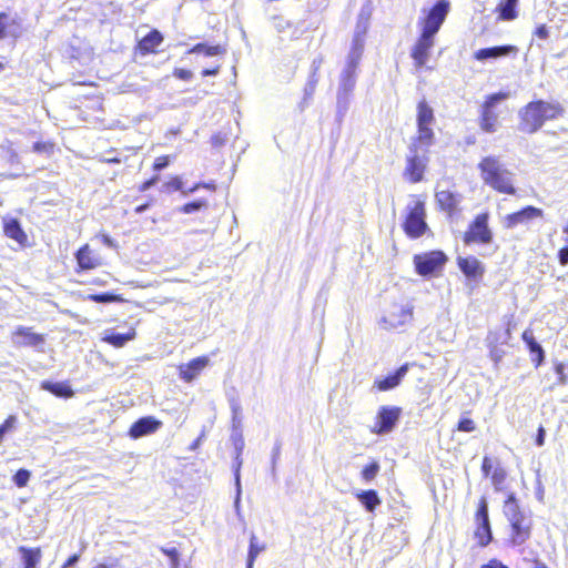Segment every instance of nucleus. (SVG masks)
<instances>
[{"label": "nucleus", "mask_w": 568, "mask_h": 568, "mask_svg": "<svg viewBox=\"0 0 568 568\" xmlns=\"http://www.w3.org/2000/svg\"><path fill=\"white\" fill-rule=\"evenodd\" d=\"M562 114L564 108L559 102L531 101L518 112V130L527 134H534L541 129L546 121L555 120Z\"/></svg>", "instance_id": "obj_1"}, {"label": "nucleus", "mask_w": 568, "mask_h": 568, "mask_svg": "<svg viewBox=\"0 0 568 568\" xmlns=\"http://www.w3.org/2000/svg\"><path fill=\"white\" fill-rule=\"evenodd\" d=\"M480 178L485 184L505 194H515L514 173L497 156H485L478 164Z\"/></svg>", "instance_id": "obj_2"}, {"label": "nucleus", "mask_w": 568, "mask_h": 568, "mask_svg": "<svg viewBox=\"0 0 568 568\" xmlns=\"http://www.w3.org/2000/svg\"><path fill=\"white\" fill-rule=\"evenodd\" d=\"M503 511L511 527L510 542L514 546H521L531 536L532 519L529 511L519 507L513 493L508 495Z\"/></svg>", "instance_id": "obj_3"}, {"label": "nucleus", "mask_w": 568, "mask_h": 568, "mask_svg": "<svg viewBox=\"0 0 568 568\" xmlns=\"http://www.w3.org/2000/svg\"><path fill=\"white\" fill-rule=\"evenodd\" d=\"M407 211L406 220L404 222V230L406 234L414 239L422 236L427 229V224L425 222V203L422 201H415L413 205H407Z\"/></svg>", "instance_id": "obj_4"}, {"label": "nucleus", "mask_w": 568, "mask_h": 568, "mask_svg": "<svg viewBox=\"0 0 568 568\" xmlns=\"http://www.w3.org/2000/svg\"><path fill=\"white\" fill-rule=\"evenodd\" d=\"M414 307L406 304H392L381 320V325L385 329H397L406 326L413 321Z\"/></svg>", "instance_id": "obj_5"}, {"label": "nucleus", "mask_w": 568, "mask_h": 568, "mask_svg": "<svg viewBox=\"0 0 568 568\" xmlns=\"http://www.w3.org/2000/svg\"><path fill=\"white\" fill-rule=\"evenodd\" d=\"M449 9L450 3L448 0H437L427 11V14L419 20L420 29L437 34L449 13Z\"/></svg>", "instance_id": "obj_6"}, {"label": "nucleus", "mask_w": 568, "mask_h": 568, "mask_svg": "<svg viewBox=\"0 0 568 568\" xmlns=\"http://www.w3.org/2000/svg\"><path fill=\"white\" fill-rule=\"evenodd\" d=\"M447 256L442 251H432L414 256L416 272L422 276H429L443 268Z\"/></svg>", "instance_id": "obj_7"}, {"label": "nucleus", "mask_w": 568, "mask_h": 568, "mask_svg": "<svg viewBox=\"0 0 568 568\" xmlns=\"http://www.w3.org/2000/svg\"><path fill=\"white\" fill-rule=\"evenodd\" d=\"M488 213L478 214L465 233V244L481 243L489 244L493 241V232L488 226Z\"/></svg>", "instance_id": "obj_8"}, {"label": "nucleus", "mask_w": 568, "mask_h": 568, "mask_svg": "<svg viewBox=\"0 0 568 568\" xmlns=\"http://www.w3.org/2000/svg\"><path fill=\"white\" fill-rule=\"evenodd\" d=\"M231 439L233 442V446L235 449V458L233 464V470H234V481H235V498H234V508L236 510V514L240 516V508H241V496H242V486H241V467L243 464L242 460V453L244 449V438L240 429L233 430V434L231 435Z\"/></svg>", "instance_id": "obj_9"}, {"label": "nucleus", "mask_w": 568, "mask_h": 568, "mask_svg": "<svg viewBox=\"0 0 568 568\" xmlns=\"http://www.w3.org/2000/svg\"><path fill=\"white\" fill-rule=\"evenodd\" d=\"M476 530L475 537L478 539L480 547H486L493 540V532L488 516V504L486 498H481L476 511Z\"/></svg>", "instance_id": "obj_10"}, {"label": "nucleus", "mask_w": 568, "mask_h": 568, "mask_svg": "<svg viewBox=\"0 0 568 568\" xmlns=\"http://www.w3.org/2000/svg\"><path fill=\"white\" fill-rule=\"evenodd\" d=\"M402 409L396 406H382L379 407L376 416V423L373 433L377 435H385L390 433L397 425Z\"/></svg>", "instance_id": "obj_11"}, {"label": "nucleus", "mask_w": 568, "mask_h": 568, "mask_svg": "<svg viewBox=\"0 0 568 568\" xmlns=\"http://www.w3.org/2000/svg\"><path fill=\"white\" fill-rule=\"evenodd\" d=\"M435 33L420 29V34L412 48L410 55L417 67H424L429 57V50L435 43Z\"/></svg>", "instance_id": "obj_12"}, {"label": "nucleus", "mask_w": 568, "mask_h": 568, "mask_svg": "<svg viewBox=\"0 0 568 568\" xmlns=\"http://www.w3.org/2000/svg\"><path fill=\"white\" fill-rule=\"evenodd\" d=\"M12 344L19 347L38 348L44 345V335L38 334L31 327L18 326L12 334Z\"/></svg>", "instance_id": "obj_13"}, {"label": "nucleus", "mask_w": 568, "mask_h": 568, "mask_svg": "<svg viewBox=\"0 0 568 568\" xmlns=\"http://www.w3.org/2000/svg\"><path fill=\"white\" fill-rule=\"evenodd\" d=\"M409 152L404 174L410 182L417 183L423 179L426 164L424 159L417 154L415 144L409 148Z\"/></svg>", "instance_id": "obj_14"}, {"label": "nucleus", "mask_w": 568, "mask_h": 568, "mask_svg": "<svg viewBox=\"0 0 568 568\" xmlns=\"http://www.w3.org/2000/svg\"><path fill=\"white\" fill-rule=\"evenodd\" d=\"M161 426L162 423L153 416L141 417L132 424L129 435L136 439L155 433Z\"/></svg>", "instance_id": "obj_15"}, {"label": "nucleus", "mask_w": 568, "mask_h": 568, "mask_svg": "<svg viewBox=\"0 0 568 568\" xmlns=\"http://www.w3.org/2000/svg\"><path fill=\"white\" fill-rule=\"evenodd\" d=\"M518 48L511 44L496 45L489 48H483L474 53V58L477 61L496 60L510 54H517Z\"/></svg>", "instance_id": "obj_16"}, {"label": "nucleus", "mask_w": 568, "mask_h": 568, "mask_svg": "<svg viewBox=\"0 0 568 568\" xmlns=\"http://www.w3.org/2000/svg\"><path fill=\"white\" fill-rule=\"evenodd\" d=\"M457 265L462 273L473 281H477L483 277L485 273L484 264L475 256L462 257L458 256Z\"/></svg>", "instance_id": "obj_17"}, {"label": "nucleus", "mask_w": 568, "mask_h": 568, "mask_svg": "<svg viewBox=\"0 0 568 568\" xmlns=\"http://www.w3.org/2000/svg\"><path fill=\"white\" fill-rule=\"evenodd\" d=\"M540 216H542V210L529 205L518 212L508 214L505 219V225L508 229H514L519 224H526L530 220Z\"/></svg>", "instance_id": "obj_18"}, {"label": "nucleus", "mask_w": 568, "mask_h": 568, "mask_svg": "<svg viewBox=\"0 0 568 568\" xmlns=\"http://www.w3.org/2000/svg\"><path fill=\"white\" fill-rule=\"evenodd\" d=\"M209 363L210 359L207 356L193 358L187 364L181 365L179 367L180 378L184 382H192L209 365Z\"/></svg>", "instance_id": "obj_19"}, {"label": "nucleus", "mask_w": 568, "mask_h": 568, "mask_svg": "<svg viewBox=\"0 0 568 568\" xmlns=\"http://www.w3.org/2000/svg\"><path fill=\"white\" fill-rule=\"evenodd\" d=\"M408 369H409V366L406 363V364L402 365L400 367H398L394 373H392L385 377L376 378L374 382V387L377 388L379 392H387V390L394 389L395 387H397L400 384L403 378L408 373Z\"/></svg>", "instance_id": "obj_20"}, {"label": "nucleus", "mask_w": 568, "mask_h": 568, "mask_svg": "<svg viewBox=\"0 0 568 568\" xmlns=\"http://www.w3.org/2000/svg\"><path fill=\"white\" fill-rule=\"evenodd\" d=\"M75 260L81 271L93 270L101 265V258L92 252L89 244H84L77 251Z\"/></svg>", "instance_id": "obj_21"}, {"label": "nucleus", "mask_w": 568, "mask_h": 568, "mask_svg": "<svg viewBox=\"0 0 568 568\" xmlns=\"http://www.w3.org/2000/svg\"><path fill=\"white\" fill-rule=\"evenodd\" d=\"M435 197L438 206L450 216L456 212L460 203V195L448 190L437 191Z\"/></svg>", "instance_id": "obj_22"}, {"label": "nucleus", "mask_w": 568, "mask_h": 568, "mask_svg": "<svg viewBox=\"0 0 568 568\" xmlns=\"http://www.w3.org/2000/svg\"><path fill=\"white\" fill-rule=\"evenodd\" d=\"M162 42V33L159 30L153 29L139 41L138 48L142 54L154 53Z\"/></svg>", "instance_id": "obj_23"}, {"label": "nucleus", "mask_w": 568, "mask_h": 568, "mask_svg": "<svg viewBox=\"0 0 568 568\" xmlns=\"http://www.w3.org/2000/svg\"><path fill=\"white\" fill-rule=\"evenodd\" d=\"M41 389L60 398H70L74 395V392L68 382L43 381L41 383Z\"/></svg>", "instance_id": "obj_24"}, {"label": "nucleus", "mask_w": 568, "mask_h": 568, "mask_svg": "<svg viewBox=\"0 0 568 568\" xmlns=\"http://www.w3.org/2000/svg\"><path fill=\"white\" fill-rule=\"evenodd\" d=\"M357 65L347 64L341 73L338 91L353 93L356 85Z\"/></svg>", "instance_id": "obj_25"}, {"label": "nucleus", "mask_w": 568, "mask_h": 568, "mask_svg": "<svg viewBox=\"0 0 568 568\" xmlns=\"http://www.w3.org/2000/svg\"><path fill=\"white\" fill-rule=\"evenodd\" d=\"M354 495L363 507L371 513L374 511L382 503L377 491L374 489L357 490Z\"/></svg>", "instance_id": "obj_26"}, {"label": "nucleus", "mask_w": 568, "mask_h": 568, "mask_svg": "<svg viewBox=\"0 0 568 568\" xmlns=\"http://www.w3.org/2000/svg\"><path fill=\"white\" fill-rule=\"evenodd\" d=\"M3 230L8 237L17 241L19 244H23L27 241V235L17 219L4 220Z\"/></svg>", "instance_id": "obj_27"}, {"label": "nucleus", "mask_w": 568, "mask_h": 568, "mask_svg": "<svg viewBox=\"0 0 568 568\" xmlns=\"http://www.w3.org/2000/svg\"><path fill=\"white\" fill-rule=\"evenodd\" d=\"M365 44V36L354 34L352 40V47L347 55L346 63L357 65L362 59Z\"/></svg>", "instance_id": "obj_28"}, {"label": "nucleus", "mask_w": 568, "mask_h": 568, "mask_svg": "<svg viewBox=\"0 0 568 568\" xmlns=\"http://www.w3.org/2000/svg\"><path fill=\"white\" fill-rule=\"evenodd\" d=\"M18 551L21 555L23 568H38V565L41 560L40 548H28L26 546H20Z\"/></svg>", "instance_id": "obj_29"}, {"label": "nucleus", "mask_w": 568, "mask_h": 568, "mask_svg": "<svg viewBox=\"0 0 568 568\" xmlns=\"http://www.w3.org/2000/svg\"><path fill=\"white\" fill-rule=\"evenodd\" d=\"M134 337H135V331L132 328L128 333H118V332L106 333L103 337V341L114 347H122L129 341L133 339Z\"/></svg>", "instance_id": "obj_30"}, {"label": "nucleus", "mask_w": 568, "mask_h": 568, "mask_svg": "<svg viewBox=\"0 0 568 568\" xmlns=\"http://www.w3.org/2000/svg\"><path fill=\"white\" fill-rule=\"evenodd\" d=\"M498 115L491 109L481 108L480 110V128L487 133H494L496 131Z\"/></svg>", "instance_id": "obj_31"}, {"label": "nucleus", "mask_w": 568, "mask_h": 568, "mask_svg": "<svg viewBox=\"0 0 568 568\" xmlns=\"http://www.w3.org/2000/svg\"><path fill=\"white\" fill-rule=\"evenodd\" d=\"M519 0H504L498 7L497 11L503 20H514L517 18V4Z\"/></svg>", "instance_id": "obj_32"}, {"label": "nucleus", "mask_w": 568, "mask_h": 568, "mask_svg": "<svg viewBox=\"0 0 568 568\" xmlns=\"http://www.w3.org/2000/svg\"><path fill=\"white\" fill-rule=\"evenodd\" d=\"M264 550H265V544L258 542L257 537L254 534H252V536L250 538L246 568H253L257 556Z\"/></svg>", "instance_id": "obj_33"}, {"label": "nucleus", "mask_w": 568, "mask_h": 568, "mask_svg": "<svg viewBox=\"0 0 568 568\" xmlns=\"http://www.w3.org/2000/svg\"><path fill=\"white\" fill-rule=\"evenodd\" d=\"M434 122V111L428 103L423 100L417 105V125H430Z\"/></svg>", "instance_id": "obj_34"}, {"label": "nucleus", "mask_w": 568, "mask_h": 568, "mask_svg": "<svg viewBox=\"0 0 568 568\" xmlns=\"http://www.w3.org/2000/svg\"><path fill=\"white\" fill-rule=\"evenodd\" d=\"M352 94L353 93L349 92L337 91L336 119L338 121H342L346 115L351 104Z\"/></svg>", "instance_id": "obj_35"}, {"label": "nucleus", "mask_w": 568, "mask_h": 568, "mask_svg": "<svg viewBox=\"0 0 568 568\" xmlns=\"http://www.w3.org/2000/svg\"><path fill=\"white\" fill-rule=\"evenodd\" d=\"M190 53H203L206 57H214L224 54L226 52L225 48L216 44V45H209L206 43H197L195 44L190 51Z\"/></svg>", "instance_id": "obj_36"}, {"label": "nucleus", "mask_w": 568, "mask_h": 568, "mask_svg": "<svg viewBox=\"0 0 568 568\" xmlns=\"http://www.w3.org/2000/svg\"><path fill=\"white\" fill-rule=\"evenodd\" d=\"M510 98V92H497L493 93L486 97L485 102L483 103L481 108L485 109H491L494 111L495 106L500 103L501 101H505Z\"/></svg>", "instance_id": "obj_37"}, {"label": "nucleus", "mask_w": 568, "mask_h": 568, "mask_svg": "<svg viewBox=\"0 0 568 568\" xmlns=\"http://www.w3.org/2000/svg\"><path fill=\"white\" fill-rule=\"evenodd\" d=\"M230 407H231V410H232V425H233V430H237L241 428V424H242V417H241V405L239 403L237 399L235 398H232L230 400Z\"/></svg>", "instance_id": "obj_38"}, {"label": "nucleus", "mask_w": 568, "mask_h": 568, "mask_svg": "<svg viewBox=\"0 0 568 568\" xmlns=\"http://www.w3.org/2000/svg\"><path fill=\"white\" fill-rule=\"evenodd\" d=\"M379 469H381L379 463L376 460H373L369 465L365 466L362 469L361 476L364 481L369 483L377 476V474L379 473Z\"/></svg>", "instance_id": "obj_39"}, {"label": "nucleus", "mask_w": 568, "mask_h": 568, "mask_svg": "<svg viewBox=\"0 0 568 568\" xmlns=\"http://www.w3.org/2000/svg\"><path fill=\"white\" fill-rule=\"evenodd\" d=\"M528 349L532 356L531 361L535 363V366L539 367L545 361V351L542 346L536 342L529 345Z\"/></svg>", "instance_id": "obj_40"}, {"label": "nucleus", "mask_w": 568, "mask_h": 568, "mask_svg": "<svg viewBox=\"0 0 568 568\" xmlns=\"http://www.w3.org/2000/svg\"><path fill=\"white\" fill-rule=\"evenodd\" d=\"M418 128V138L417 141L420 144L429 146L433 143L434 132L429 125H417Z\"/></svg>", "instance_id": "obj_41"}, {"label": "nucleus", "mask_w": 568, "mask_h": 568, "mask_svg": "<svg viewBox=\"0 0 568 568\" xmlns=\"http://www.w3.org/2000/svg\"><path fill=\"white\" fill-rule=\"evenodd\" d=\"M207 205H209V203L206 200L200 199V200H195V201L184 204L183 206L180 207V212H182L184 214H192L202 209L207 207Z\"/></svg>", "instance_id": "obj_42"}, {"label": "nucleus", "mask_w": 568, "mask_h": 568, "mask_svg": "<svg viewBox=\"0 0 568 568\" xmlns=\"http://www.w3.org/2000/svg\"><path fill=\"white\" fill-rule=\"evenodd\" d=\"M13 23H16L14 19L10 18V16L6 12H0V40H3L6 37L12 34L9 28Z\"/></svg>", "instance_id": "obj_43"}, {"label": "nucleus", "mask_w": 568, "mask_h": 568, "mask_svg": "<svg viewBox=\"0 0 568 568\" xmlns=\"http://www.w3.org/2000/svg\"><path fill=\"white\" fill-rule=\"evenodd\" d=\"M17 417L14 415H10L1 425H0V442L4 438V436L12 432L17 425Z\"/></svg>", "instance_id": "obj_44"}, {"label": "nucleus", "mask_w": 568, "mask_h": 568, "mask_svg": "<svg viewBox=\"0 0 568 568\" xmlns=\"http://www.w3.org/2000/svg\"><path fill=\"white\" fill-rule=\"evenodd\" d=\"M555 373L557 374V382L555 385L565 386L568 383V376L566 374V364L558 362L555 364Z\"/></svg>", "instance_id": "obj_45"}, {"label": "nucleus", "mask_w": 568, "mask_h": 568, "mask_svg": "<svg viewBox=\"0 0 568 568\" xmlns=\"http://www.w3.org/2000/svg\"><path fill=\"white\" fill-rule=\"evenodd\" d=\"M90 300L93 302H97V303L108 304V303L119 301L120 297L113 293L105 292V293L90 295Z\"/></svg>", "instance_id": "obj_46"}, {"label": "nucleus", "mask_w": 568, "mask_h": 568, "mask_svg": "<svg viewBox=\"0 0 568 568\" xmlns=\"http://www.w3.org/2000/svg\"><path fill=\"white\" fill-rule=\"evenodd\" d=\"M163 192H171V191H183V181L180 176H174L171 179V181L164 183L162 185Z\"/></svg>", "instance_id": "obj_47"}, {"label": "nucleus", "mask_w": 568, "mask_h": 568, "mask_svg": "<svg viewBox=\"0 0 568 568\" xmlns=\"http://www.w3.org/2000/svg\"><path fill=\"white\" fill-rule=\"evenodd\" d=\"M506 479V471L501 467H497L494 469L491 474V483L496 489H499Z\"/></svg>", "instance_id": "obj_48"}, {"label": "nucleus", "mask_w": 568, "mask_h": 568, "mask_svg": "<svg viewBox=\"0 0 568 568\" xmlns=\"http://www.w3.org/2000/svg\"><path fill=\"white\" fill-rule=\"evenodd\" d=\"M30 479V471L27 469H19L14 476L13 481L18 487H24L27 486L28 481Z\"/></svg>", "instance_id": "obj_49"}, {"label": "nucleus", "mask_w": 568, "mask_h": 568, "mask_svg": "<svg viewBox=\"0 0 568 568\" xmlns=\"http://www.w3.org/2000/svg\"><path fill=\"white\" fill-rule=\"evenodd\" d=\"M457 429L460 432L470 433L476 429V426L473 419L463 417L458 422Z\"/></svg>", "instance_id": "obj_50"}, {"label": "nucleus", "mask_w": 568, "mask_h": 568, "mask_svg": "<svg viewBox=\"0 0 568 568\" xmlns=\"http://www.w3.org/2000/svg\"><path fill=\"white\" fill-rule=\"evenodd\" d=\"M489 356H490L491 361L495 363V365L497 366L504 358L505 351L495 345L490 348Z\"/></svg>", "instance_id": "obj_51"}, {"label": "nucleus", "mask_w": 568, "mask_h": 568, "mask_svg": "<svg viewBox=\"0 0 568 568\" xmlns=\"http://www.w3.org/2000/svg\"><path fill=\"white\" fill-rule=\"evenodd\" d=\"M169 164H170L169 155L159 156L155 159V161L153 163V170L156 172H160V171L164 170L165 168H168Z\"/></svg>", "instance_id": "obj_52"}, {"label": "nucleus", "mask_w": 568, "mask_h": 568, "mask_svg": "<svg viewBox=\"0 0 568 568\" xmlns=\"http://www.w3.org/2000/svg\"><path fill=\"white\" fill-rule=\"evenodd\" d=\"M368 27H369V21L368 20H364L363 21L362 19L357 18V22H356V27H355V30H354V34L366 36Z\"/></svg>", "instance_id": "obj_53"}, {"label": "nucleus", "mask_w": 568, "mask_h": 568, "mask_svg": "<svg viewBox=\"0 0 568 568\" xmlns=\"http://www.w3.org/2000/svg\"><path fill=\"white\" fill-rule=\"evenodd\" d=\"M372 2L371 1H367L366 3L363 4V7L361 8V11L358 13V17L359 19H362L363 21L364 20H371V16H372Z\"/></svg>", "instance_id": "obj_54"}, {"label": "nucleus", "mask_w": 568, "mask_h": 568, "mask_svg": "<svg viewBox=\"0 0 568 568\" xmlns=\"http://www.w3.org/2000/svg\"><path fill=\"white\" fill-rule=\"evenodd\" d=\"M173 75L183 81H190L193 78L192 71L180 68L174 70Z\"/></svg>", "instance_id": "obj_55"}, {"label": "nucleus", "mask_w": 568, "mask_h": 568, "mask_svg": "<svg viewBox=\"0 0 568 568\" xmlns=\"http://www.w3.org/2000/svg\"><path fill=\"white\" fill-rule=\"evenodd\" d=\"M280 454H281V446L280 444L275 445L273 450H272V475L273 477L276 476V463H277V459L280 458Z\"/></svg>", "instance_id": "obj_56"}, {"label": "nucleus", "mask_w": 568, "mask_h": 568, "mask_svg": "<svg viewBox=\"0 0 568 568\" xmlns=\"http://www.w3.org/2000/svg\"><path fill=\"white\" fill-rule=\"evenodd\" d=\"M162 551L171 559L173 567L175 568L179 560V551L176 548L162 549Z\"/></svg>", "instance_id": "obj_57"}, {"label": "nucleus", "mask_w": 568, "mask_h": 568, "mask_svg": "<svg viewBox=\"0 0 568 568\" xmlns=\"http://www.w3.org/2000/svg\"><path fill=\"white\" fill-rule=\"evenodd\" d=\"M316 71V68L314 69ZM317 79L315 78V72H313L311 79L308 80L306 87H305V95L311 97L315 91Z\"/></svg>", "instance_id": "obj_58"}, {"label": "nucleus", "mask_w": 568, "mask_h": 568, "mask_svg": "<svg viewBox=\"0 0 568 568\" xmlns=\"http://www.w3.org/2000/svg\"><path fill=\"white\" fill-rule=\"evenodd\" d=\"M493 469V462L488 456H485L481 464V471L485 477H488Z\"/></svg>", "instance_id": "obj_59"}, {"label": "nucleus", "mask_w": 568, "mask_h": 568, "mask_svg": "<svg viewBox=\"0 0 568 568\" xmlns=\"http://www.w3.org/2000/svg\"><path fill=\"white\" fill-rule=\"evenodd\" d=\"M558 261L562 266L568 265V245L561 247L558 252Z\"/></svg>", "instance_id": "obj_60"}, {"label": "nucleus", "mask_w": 568, "mask_h": 568, "mask_svg": "<svg viewBox=\"0 0 568 568\" xmlns=\"http://www.w3.org/2000/svg\"><path fill=\"white\" fill-rule=\"evenodd\" d=\"M52 146L48 143L36 142L33 144V151L37 153H48Z\"/></svg>", "instance_id": "obj_61"}, {"label": "nucleus", "mask_w": 568, "mask_h": 568, "mask_svg": "<svg viewBox=\"0 0 568 568\" xmlns=\"http://www.w3.org/2000/svg\"><path fill=\"white\" fill-rule=\"evenodd\" d=\"M481 568H509L505 564H503L500 560L494 558L490 559L487 564H484Z\"/></svg>", "instance_id": "obj_62"}, {"label": "nucleus", "mask_w": 568, "mask_h": 568, "mask_svg": "<svg viewBox=\"0 0 568 568\" xmlns=\"http://www.w3.org/2000/svg\"><path fill=\"white\" fill-rule=\"evenodd\" d=\"M534 34H535L536 37H538L539 39L545 40V39H547V38H548L549 32H548L547 27H546L545 24H541V26H539V27H537V28H536V30H535Z\"/></svg>", "instance_id": "obj_63"}, {"label": "nucleus", "mask_w": 568, "mask_h": 568, "mask_svg": "<svg viewBox=\"0 0 568 568\" xmlns=\"http://www.w3.org/2000/svg\"><path fill=\"white\" fill-rule=\"evenodd\" d=\"M545 438H546V430L542 426H540L537 430V435H536V445L537 446H542L545 444Z\"/></svg>", "instance_id": "obj_64"}]
</instances>
